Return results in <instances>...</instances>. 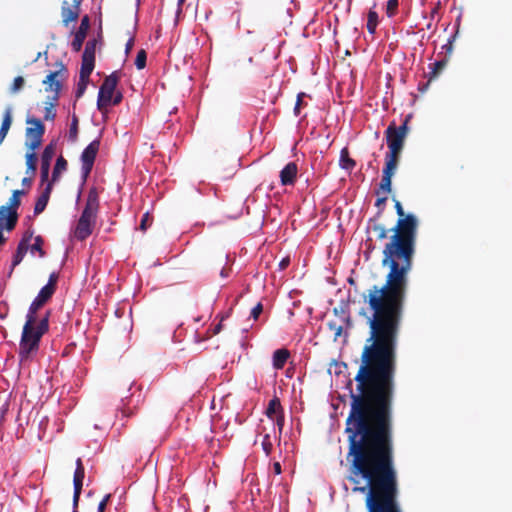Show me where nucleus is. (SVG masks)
<instances>
[{
    "label": "nucleus",
    "mask_w": 512,
    "mask_h": 512,
    "mask_svg": "<svg viewBox=\"0 0 512 512\" xmlns=\"http://www.w3.org/2000/svg\"><path fill=\"white\" fill-rule=\"evenodd\" d=\"M395 208L400 219L394 229L395 234L383 250V265L389 266V273L383 286H372L364 296L370 312V337L364 347L362 364L355 380L361 393L367 392L369 401L353 397L352 405L357 403L355 401H361L366 407L385 405L390 403L392 395L397 337L417 230L416 217L412 214L404 217L399 201H396Z\"/></svg>",
    "instance_id": "obj_1"
},
{
    "label": "nucleus",
    "mask_w": 512,
    "mask_h": 512,
    "mask_svg": "<svg viewBox=\"0 0 512 512\" xmlns=\"http://www.w3.org/2000/svg\"><path fill=\"white\" fill-rule=\"evenodd\" d=\"M356 402L346 428L349 453L354 456L349 477L355 485L353 491L366 494L368 512H400L388 439L389 404L366 407Z\"/></svg>",
    "instance_id": "obj_2"
},
{
    "label": "nucleus",
    "mask_w": 512,
    "mask_h": 512,
    "mask_svg": "<svg viewBox=\"0 0 512 512\" xmlns=\"http://www.w3.org/2000/svg\"><path fill=\"white\" fill-rule=\"evenodd\" d=\"M53 293L54 288L51 284H46L30 305L19 345V356L21 362L30 360L33 354L37 352L40 339L48 329V319L43 318L37 322L35 313L49 298H51Z\"/></svg>",
    "instance_id": "obj_3"
},
{
    "label": "nucleus",
    "mask_w": 512,
    "mask_h": 512,
    "mask_svg": "<svg viewBox=\"0 0 512 512\" xmlns=\"http://www.w3.org/2000/svg\"><path fill=\"white\" fill-rule=\"evenodd\" d=\"M98 205L97 193L92 190L88 194L86 206L74 229V237L78 240H84L92 234Z\"/></svg>",
    "instance_id": "obj_4"
},
{
    "label": "nucleus",
    "mask_w": 512,
    "mask_h": 512,
    "mask_svg": "<svg viewBox=\"0 0 512 512\" xmlns=\"http://www.w3.org/2000/svg\"><path fill=\"white\" fill-rule=\"evenodd\" d=\"M118 81L119 77L114 72L105 78L99 89L97 108L103 114L107 112L109 106L117 105L122 100V94L115 92Z\"/></svg>",
    "instance_id": "obj_5"
},
{
    "label": "nucleus",
    "mask_w": 512,
    "mask_h": 512,
    "mask_svg": "<svg viewBox=\"0 0 512 512\" xmlns=\"http://www.w3.org/2000/svg\"><path fill=\"white\" fill-rule=\"evenodd\" d=\"M407 134V125L404 123L399 127L390 125L386 130L387 145L389 148L388 154L399 155L403 142Z\"/></svg>",
    "instance_id": "obj_6"
},
{
    "label": "nucleus",
    "mask_w": 512,
    "mask_h": 512,
    "mask_svg": "<svg viewBox=\"0 0 512 512\" xmlns=\"http://www.w3.org/2000/svg\"><path fill=\"white\" fill-rule=\"evenodd\" d=\"M26 129V146L30 151H35L42 143L45 127L42 122L35 118H28Z\"/></svg>",
    "instance_id": "obj_7"
},
{
    "label": "nucleus",
    "mask_w": 512,
    "mask_h": 512,
    "mask_svg": "<svg viewBox=\"0 0 512 512\" xmlns=\"http://www.w3.org/2000/svg\"><path fill=\"white\" fill-rule=\"evenodd\" d=\"M100 142L98 140L92 141L81 154V172L83 178H86L92 170L96 155L98 153Z\"/></svg>",
    "instance_id": "obj_8"
},
{
    "label": "nucleus",
    "mask_w": 512,
    "mask_h": 512,
    "mask_svg": "<svg viewBox=\"0 0 512 512\" xmlns=\"http://www.w3.org/2000/svg\"><path fill=\"white\" fill-rule=\"evenodd\" d=\"M266 416L271 422L273 429L277 427L279 434H281L284 426V415L280 401L277 398L270 400L266 409Z\"/></svg>",
    "instance_id": "obj_9"
},
{
    "label": "nucleus",
    "mask_w": 512,
    "mask_h": 512,
    "mask_svg": "<svg viewBox=\"0 0 512 512\" xmlns=\"http://www.w3.org/2000/svg\"><path fill=\"white\" fill-rule=\"evenodd\" d=\"M64 75H65L64 69L55 71V72H51L47 75L46 79L43 81V83L45 85H47L46 91L53 93L52 100H54V101H56L58 99L59 92L61 89V80L63 79Z\"/></svg>",
    "instance_id": "obj_10"
},
{
    "label": "nucleus",
    "mask_w": 512,
    "mask_h": 512,
    "mask_svg": "<svg viewBox=\"0 0 512 512\" xmlns=\"http://www.w3.org/2000/svg\"><path fill=\"white\" fill-rule=\"evenodd\" d=\"M16 224V216L7 209L6 206L0 207V243L4 242V236L2 234V230L6 228L7 230L13 229Z\"/></svg>",
    "instance_id": "obj_11"
},
{
    "label": "nucleus",
    "mask_w": 512,
    "mask_h": 512,
    "mask_svg": "<svg viewBox=\"0 0 512 512\" xmlns=\"http://www.w3.org/2000/svg\"><path fill=\"white\" fill-rule=\"evenodd\" d=\"M88 28H89V19L87 16H85L81 20L80 27H79L78 31L75 33L74 39L71 43L72 49L74 51L78 52L81 49L83 42L85 40Z\"/></svg>",
    "instance_id": "obj_12"
},
{
    "label": "nucleus",
    "mask_w": 512,
    "mask_h": 512,
    "mask_svg": "<svg viewBox=\"0 0 512 512\" xmlns=\"http://www.w3.org/2000/svg\"><path fill=\"white\" fill-rule=\"evenodd\" d=\"M297 175V165L293 162L288 163L280 172V179L283 185H291Z\"/></svg>",
    "instance_id": "obj_13"
},
{
    "label": "nucleus",
    "mask_w": 512,
    "mask_h": 512,
    "mask_svg": "<svg viewBox=\"0 0 512 512\" xmlns=\"http://www.w3.org/2000/svg\"><path fill=\"white\" fill-rule=\"evenodd\" d=\"M83 479H84V470L75 469L74 478H73V485H74L73 506H74V508H76L78 501H79V497H80L82 485H83Z\"/></svg>",
    "instance_id": "obj_14"
},
{
    "label": "nucleus",
    "mask_w": 512,
    "mask_h": 512,
    "mask_svg": "<svg viewBox=\"0 0 512 512\" xmlns=\"http://www.w3.org/2000/svg\"><path fill=\"white\" fill-rule=\"evenodd\" d=\"M51 187H52V183L50 182L46 185L44 190L41 192V194L37 198V201H36V204L34 207L35 214H40L46 208L47 203L49 201L50 193H51Z\"/></svg>",
    "instance_id": "obj_15"
},
{
    "label": "nucleus",
    "mask_w": 512,
    "mask_h": 512,
    "mask_svg": "<svg viewBox=\"0 0 512 512\" xmlns=\"http://www.w3.org/2000/svg\"><path fill=\"white\" fill-rule=\"evenodd\" d=\"M398 156L399 155H394V154H386L385 156V167L383 168V175L382 176H386L387 178L390 177L392 178L396 169H397V166H398Z\"/></svg>",
    "instance_id": "obj_16"
},
{
    "label": "nucleus",
    "mask_w": 512,
    "mask_h": 512,
    "mask_svg": "<svg viewBox=\"0 0 512 512\" xmlns=\"http://www.w3.org/2000/svg\"><path fill=\"white\" fill-rule=\"evenodd\" d=\"M11 123H12V108L7 107L5 109L2 125L0 128V144L4 141L8 131L10 129Z\"/></svg>",
    "instance_id": "obj_17"
},
{
    "label": "nucleus",
    "mask_w": 512,
    "mask_h": 512,
    "mask_svg": "<svg viewBox=\"0 0 512 512\" xmlns=\"http://www.w3.org/2000/svg\"><path fill=\"white\" fill-rule=\"evenodd\" d=\"M78 17V8L72 7L68 2H64L62 6V18L65 24L73 22Z\"/></svg>",
    "instance_id": "obj_18"
},
{
    "label": "nucleus",
    "mask_w": 512,
    "mask_h": 512,
    "mask_svg": "<svg viewBox=\"0 0 512 512\" xmlns=\"http://www.w3.org/2000/svg\"><path fill=\"white\" fill-rule=\"evenodd\" d=\"M339 165L346 171H352L356 165L355 161L350 158L347 148H343L340 152Z\"/></svg>",
    "instance_id": "obj_19"
},
{
    "label": "nucleus",
    "mask_w": 512,
    "mask_h": 512,
    "mask_svg": "<svg viewBox=\"0 0 512 512\" xmlns=\"http://www.w3.org/2000/svg\"><path fill=\"white\" fill-rule=\"evenodd\" d=\"M289 357V352L286 349H278L273 354V367L275 369H282Z\"/></svg>",
    "instance_id": "obj_20"
},
{
    "label": "nucleus",
    "mask_w": 512,
    "mask_h": 512,
    "mask_svg": "<svg viewBox=\"0 0 512 512\" xmlns=\"http://www.w3.org/2000/svg\"><path fill=\"white\" fill-rule=\"evenodd\" d=\"M94 59L83 57L82 56V65H81V71H80V79L81 80H88L93 69H94Z\"/></svg>",
    "instance_id": "obj_21"
},
{
    "label": "nucleus",
    "mask_w": 512,
    "mask_h": 512,
    "mask_svg": "<svg viewBox=\"0 0 512 512\" xmlns=\"http://www.w3.org/2000/svg\"><path fill=\"white\" fill-rule=\"evenodd\" d=\"M55 151H56V146L54 143H50L45 147V149L42 153V157H41V166L42 167H45V169L47 167L50 168V163H51L52 158L55 155Z\"/></svg>",
    "instance_id": "obj_22"
},
{
    "label": "nucleus",
    "mask_w": 512,
    "mask_h": 512,
    "mask_svg": "<svg viewBox=\"0 0 512 512\" xmlns=\"http://www.w3.org/2000/svg\"><path fill=\"white\" fill-rule=\"evenodd\" d=\"M32 239V234L25 235L22 241L20 242L17 253L15 255L14 265L18 264L22 258L24 257L25 253L28 250V243Z\"/></svg>",
    "instance_id": "obj_23"
},
{
    "label": "nucleus",
    "mask_w": 512,
    "mask_h": 512,
    "mask_svg": "<svg viewBox=\"0 0 512 512\" xmlns=\"http://www.w3.org/2000/svg\"><path fill=\"white\" fill-rule=\"evenodd\" d=\"M24 194V191L22 190H15L12 194V197L9 201V206H6L7 209H9L13 214L17 217L16 210L18 206L20 205V196Z\"/></svg>",
    "instance_id": "obj_24"
},
{
    "label": "nucleus",
    "mask_w": 512,
    "mask_h": 512,
    "mask_svg": "<svg viewBox=\"0 0 512 512\" xmlns=\"http://www.w3.org/2000/svg\"><path fill=\"white\" fill-rule=\"evenodd\" d=\"M37 156L35 151H30L26 154V165H27V174L31 176L34 174L36 170Z\"/></svg>",
    "instance_id": "obj_25"
},
{
    "label": "nucleus",
    "mask_w": 512,
    "mask_h": 512,
    "mask_svg": "<svg viewBox=\"0 0 512 512\" xmlns=\"http://www.w3.org/2000/svg\"><path fill=\"white\" fill-rule=\"evenodd\" d=\"M67 162L63 157H59L56 161L53 175H52V181H56L59 175L66 170Z\"/></svg>",
    "instance_id": "obj_26"
},
{
    "label": "nucleus",
    "mask_w": 512,
    "mask_h": 512,
    "mask_svg": "<svg viewBox=\"0 0 512 512\" xmlns=\"http://www.w3.org/2000/svg\"><path fill=\"white\" fill-rule=\"evenodd\" d=\"M43 239L40 236L35 237L34 243L30 246L28 245V249L32 254L38 253L40 257L45 256V252L42 249Z\"/></svg>",
    "instance_id": "obj_27"
},
{
    "label": "nucleus",
    "mask_w": 512,
    "mask_h": 512,
    "mask_svg": "<svg viewBox=\"0 0 512 512\" xmlns=\"http://www.w3.org/2000/svg\"><path fill=\"white\" fill-rule=\"evenodd\" d=\"M378 25V14L370 10L368 13V20H367V29L370 33H374L376 30V27Z\"/></svg>",
    "instance_id": "obj_28"
},
{
    "label": "nucleus",
    "mask_w": 512,
    "mask_h": 512,
    "mask_svg": "<svg viewBox=\"0 0 512 512\" xmlns=\"http://www.w3.org/2000/svg\"><path fill=\"white\" fill-rule=\"evenodd\" d=\"M391 185H392V178H390V177L387 178L386 176H382L379 188L384 194L387 195L391 192Z\"/></svg>",
    "instance_id": "obj_29"
},
{
    "label": "nucleus",
    "mask_w": 512,
    "mask_h": 512,
    "mask_svg": "<svg viewBox=\"0 0 512 512\" xmlns=\"http://www.w3.org/2000/svg\"><path fill=\"white\" fill-rule=\"evenodd\" d=\"M146 57H147L146 52L143 49L137 53V56L135 59V65H136L137 69L141 70L145 67Z\"/></svg>",
    "instance_id": "obj_30"
},
{
    "label": "nucleus",
    "mask_w": 512,
    "mask_h": 512,
    "mask_svg": "<svg viewBox=\"0 0 512 512\" xmlns=\"http://www.w3.org/2000/svg\"><path fill=\"white\" fill-rule=\"evenodd\" d=\"M95 41H89L87 42L85 46V50L83 53V57H88L95 60Z\"/></svg>",
    "instance_id": "obj_31"
},
{
    "label": "nucleus",
    "mask_w": 512,
    "mask_h": 512,
    "mask_svg": "<svg viewBox=\"0 0 512 512\" xmlns=\"http://www.w3.org/2000/svg\"><path fill=\"white\" fill-rule=\"evenodd\" d=\"M398 7V0H388L386 6V14L388 17H393Z\"/></svg>",
    "instance_id": "obj_32"
},
{
    "label": "nucleus",
    "mask_w": 512,
    "mask_h": 512,
    "mask_svg": "<svg viewBox=\"0 0 512 512\" xmlns=\"http://www.w3.org/2000/svg\"><path fill=\"white\" fill-rule=\"evenodd\" d=\"M262 447H263V450L265 451V453L267 455H269L272 450V441H271V437H270L269 433H266L264 435L263 440H262Z\"/></svg>",
    "instance_id": "obj_33"
},
{
    "label": "nucleus",
    "mask_w": 512,
    "mask_h": 512,
    "mask_svg": "<svg viewBox=\"0 0 512 512\" xmlns=\"http://www.w3.org/2000/svg\"><path fill=\"white\" fill-rule=\"evenodd\" d=\"M24 85V79L21 76H18L14 79L13 84L11 86V92L16 93L22 89Z\"/></svg>",
    "instance_id": "obj_34"
},
{
    "label": "nucleus",
    "mask_w": 512,
    "mask_h": 512,
    "mask_svg": "<svg viewBox=\"0 0 512 512\" xmlns=\"http://www.w3.org/2000/svg\"><path fill=\"white\" fill-rule=\"evenodd\" d=\"M56 116L55 109H54V103H49L48 106L45 107V120H53Z\"/></svg>",
    "instance_id": "obj_35"
},
{
    "label": "nucleus",
    "mask_w": 512,
    "mask_h": 512,
    "mask_svg": "<svg viewBox=\"0 0 512 512\" xmlns=\"http://www.w3.org/2000/svg\"><path fill=\"white\" fill-rule=\"evenodd\" d=\"M87 83H88V80H81L80 79L79 84H78V88H77V92H76V96L78 98L81 97L84 94V91L86 89Z\"/></svg>",
    "instance_id": "obj_36"
},
{
    "label": "nucleus",
    "mask_w": 512,
    "mask_h": 512,
    "mask_svg": "<svg viewBox=\"0 0 512 512\" xmlns=\"http://www.w3.org/2000/svg\"><path fill=\"white\" fill-rule=\"evenodd\" d=\"M263 310V306L261 303H258L252 310H251V317L254 319V320H257L259 315L261 314Z\"/></svg>",
    "instance_id": "obj_37"
},
{
    "label": "nucleus",
    "mask_w": 512,
    "mask_h": 512,
    "mask_svg": "<svg viewBox=\"0 0 512 512\" xmlns=\"http://www.w3.org/2000/svg\"><path fill=\"white\" fill-rule=\"evenodd\" d=\"M77 125H78V120H77L76 116H74L71 127H70V136H72L73 138H75L77 135Z\"/></svg>",
    "instance_id": "obj_38"
},
{
    "label": "nucleus",
    "mask_w": 512,
    "mask_h": 512,
    "mask_svg": "<svg viewBox=\"0 0 512 512\" xmlns=\"http://www.w3.org/2000/svg\"><path fill=\"white\" fill-rule=\"evenodd\" d=\"M109 499H110L109 494L104 496V498L101 500V502L98 505V512H104Z\"/></svg>",
    "instance_id": "obj_39"
},
{
    "label": "nucleus",
    "mask_w": 512,
    "mask_h": 512,
    "mask_svg": "<svg viewBox=\"0 0 512 512\" xmlns=\"http://www.w3.org/2000/svg\"><path fill=\"white\" fill-rule=\"evenodd\" d=\"M149 225H150V223H149V214L146 213V214H144V216H143V218L141 220L140 228L143 231H145Z\"/></svg>",
    "instance_id": "obj_40"
},
{
    "label": "nucleus",
    "mask_w": 512,
    "mask_h": 512,
    "mask_svg": "<svg viewBox=\"0 0 512 512\" xmlns=\"http://www.w3.org/2000/svg\"><path fill=\"white\" fill-rule=\"evenodd\" d=\"M304 95H305L304 93L298 94L297 102H296V105L294 107V112H295L296 115H298L300 113V105H301L302 97Z\"/></svg>",
    "instance_id": "obj_41"
},
{
    "label": "nucleus",
    "mask_w": 512,
    "mask_h": 512,
    "mask_svg": "<svg viewBox=\"0 0 512 512\" xmlns=\"http://www.w3.org/2000/svg\"><path fill=\"white\" fill-rule=\"evenodd\" d=\"M375 230L378 231V237L384 239L387 237V230L382 226L375 227Z\"/></svg>",
    "instance_id": "obj_42"
},
{
    "label": "nucleus",
    "mask_w": 512,
    "mask_h": 512,
    "mask_svg": "<svg viewBox=\"0 0 512 512\" xmlns=\"http://www.w3.org/2000/svg\"><path fill=\"white\" fill-rule=\"evenodd\" d=\"M49 170H50V168L47 167L45 170V167L41 166V181H42V183L47 181L48 176H49Z\"/></svg>",
    "instance_id": "obj_43"
},
{
    "label": "nucleus",
    "mask_w": 512,
    "mask_h": 512,
    "mask_svg": "<svg viewBox=\"0 0 512 512\" xmlns=\"http://www.w3.org/2000/svg\"><path fill=\"white\" fill-rule=\"evenodd\" d=\"M289 264H290V259L288 257H286L280 261L279 267L281 270H284L288 267Z\"/></svg>",
    "instance_id": "obj_44"
},
{
    "label": "nucleus",
    "mask_w": 512,
    "mask_h": 512,
    "mask_svg": "<svg viewBox=\"0 0 512 512\" xmlns=\"http://www.w3.org/2000/svg\"><path fill=\"white\" fill-rule=\"evenodd\" d=\"M329 326L332 330L335 331V336H339L341 334V332H342L341 326H336L335 324H332V323H330Z\"/></svg>",
    "instance_id": "obj_45"
},
{
    "label": "nucleus",
    "mask_w": 512,
    "mask_h": 512,
    "mask_svg": "<svg viewBox=\"0 0 512 512\" xmlns=\"http://www.w3.org/2000/svg\"><path fill=\"white\" fill-rule=\"evenodd\" d=\"M273 471L277 475L281 474V464L279 462L273 464Z\"/></svg>",
    "instance_id": "obj_46"
},
{
    "label": "nucleus",
    "mask_w": 512,
    "mask_h": 512,
    "mask_svg": "<svg viewBox=\"0 0 512 512\" xmlns=\"http://www.w3.org/2000/svg\"><path fill=\"white\" fill-rule=\"evenodd\" d=\"M57 281V275L51 274L49 278V282L47 284H51V286L55 289V283Z\"/></svg>",
    "instance_id": "obj_47"
},
{
    "label": "nucleus",
    "mask_w": 512,
    "mask_h": 512,
    "mask_svg": "<svg viewBox=\"0 0 512 512\" xmlns=\"http://www.w3.org/2000/svg\"><path fill=\"white\" fill-rule=\"evenodd\" d=\"M133 45H134V40H133V38H130L126 44V53H128L132 49Z\"/></svg>",
    "instance_id": "obj_48"
},
{
    "label": "nucleus",
    "mask_w": 512,
    "mask_h": 512,
    "mask_svg": "<svg viewBox=\"0 0 512 512\" xmlns=\"http://www.w3.org/2000/svg\"><path fill=\"white\" fill-rule=\"evenodd\" d=\"M76 469L84 470V466H83V463H82L81 458H78V459L76 460Z\"/></svg>",
    "instance_id": "obj_49"
},
{
    "label": "nucleus",
    "mask_w": 512,
    "mask_h": 512,
    "mask_svg": "<svg viewBox=\"0 0 512 512\" xmlns=\"http://www.w3.org/2000/svg\"><path fill=\"white\" fill-rule=\"evenodd\" d=\"M31 182H32V178L31 177H25L22 180L23 185H30Z\"/></svg>",
    "instance_id": "obj_50"
},
{
    "label": "nucleus",
    "mask_w": 512,
    "mask_h": 512,
    "mask_svg": "<svg viewBox=\"0 0 512 512\" xmlns=\"http://www.w3.org/2000/svg\"><path fill=\"white\" fill-rule=\"evenodd\" d=\"M387 200V196H384L383 198L377 199L376 205L379 206L383 204Z\"/></svg>",
    "instance_id": "obj_51"
},
{
    "label": "nucleus",
    "mask_w": 512,
    "mask_h": 512,
    "mask_svg": "<svg viewBox=\"0 0 512 512\" xmlns=\"http://www.w3.org/2000/svg\"><path fill=\"white\" fill-rule=\"evenodd\" d=\"M220 330H221V324H218V325L215 327V329H214V332H213V333H214V334H217V333H219V332H220Z\"/></svg>",
    "instance_id": "obj_52"
}]
</instances>
